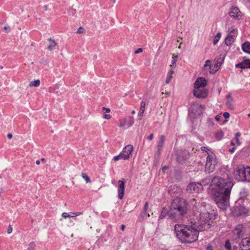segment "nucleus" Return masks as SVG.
I'll list each match as a JSON object with an SVG mask.
<instances>
[{"instance_id":"1","label":"nucleus","mask_w":250,"mask_h":250,"mask_svg":"<svg viewBox=\"0 0 250 250\" xmlns=\"http://www.w3.org/2000/svg\"><path fill=\"white\" fill-rule=\"evenodd\" d=\"M211 185L215 187L214 200L218 207L222 210H226L229 205L230 194L233 186L232 180L215 176L212 179Z\"/></svg>"},{"instance_id":"2","label":"nucleus","mask_w":250,"mask_h":250,"mask_svg":"<svg viewBox=\"0 0 250 250\" xmlns=\"http://www.w3.org/2000/svg\"><path fill=\"white\" fill-rule=\"evenodd\" d=\"M197 223L190 221L188 225L176 224L174 229L176 236L182 243H191L198 238L199 232L202 230L198 229Z\"/></svg>"},{"instance_id":"3","label":"nucleus","mask_w":250,"mask_h":250,"mask_svg":"<svg viewBox=\"0 0 250 250\" xmlns=\"http://www.w3.org/2000/svg\"><path fill=\"white\" fill-rule=\"evenodd\" d=\"M188 202L183 198L174 199L169 207L168 216L171 220L182 219L187 214Z\"/></svg>"},{"instance_id":"4","label":"nucleus","mask_w":250,"mask_h":250,"mask_svg":"<svg viewBox=\"0 0 250 250\" xmlns=\"http://www.w3.org/2000/svg\"><path fill=\"white\" fill-rule=\"evenodd\" d=\"M212 215L208 211H202L200 214V220L197 223L198 229L202 231L209 229L211 226L210 220Z\"/></svg>"},{"instance_id":"5","label":"nucleus","mask_w":250,"mask_h":250,"mask_svg":"<svg viewBox=\"0 0 250 250\" xmlns=\"http://www.w3.org/2000/svg\"><path fill=\"white\" fill-rule=\"evenodd\" d=\"M235 178L239 181L250 182V167H239L234 172Z\"/></svg>"},{"instance_id":"6","label":"nucleus","mask_w":250,"mask_h":250,"mask_svg":"<svg viewBox=\"0 0 250 250\" xmlns=\"http://www.w3.org/2000/svg\"><path fill=\"white\" fill-rule=\"evenodd\" d=\"M216 164L215 154L213 153H208L205 165V171L208 173L213 172L215 169Z\"/></svg>"},{"instance_id":"7","label":"nucleus","mask_w":250,"mask_h":250,"mask_svg":"<svg viewBox=\"0 0 250 250\" xmlns=\"http://www.w3.org/2000/svg\"><path fill=\"white\" fill-rule=\"evenodd\" d=\"M229 15L231 18L237 20L242 19L243 16V13L239 8L236 6H232L230 8Z\"/></svg>"},{"instance_id":"8","label":"nucleus","mask_w":250,"mask_h":250,"mask_svg":"<svg viewBox=\"0 0 250 250\" xmlns=\"http://www.w3.org/2000/svg\"><path fill=\"white\" fill-rule=\"evenodd\" d=\"M203 188L202 185L199 183H192L187 187V191L190 193H198Z\"/></svg>"},{"instance_id":"9","label":"nucleus","mask_w":250,"mask_h":250,"mask_svg":"<svg viewBox=\"0 0 250 250\" xmlns=\"http://www.w3.org/2000/svg\"><path fill=\"white\" fill-rule=\"evenodd\" d=\"M125 179H122L119 180L118 183V198L120 199H122L124 196L125 189Z\"/></svg>"},{"instance_id":"10","label":"nucleus","mask_w":250,"mask_h":250,"mask_svg":"<svg viewBox=\"0 0 250 250\" xmlns=\"http://www.w3.org/2000/svg\"><path fill=\"white\" fill-rule=\"evenodd\" d=\"M208 91L204 88H195L193 94L198 98H205L207 97Z\"/></svg>"},{"instance_id":"11","label":"nucleus","mask_w":250,"mask_h":250,"mask_svg":"<svg viewBox=\"0 0 250 250\" xmlns=\"http://www.w3.org/2000/svg\"><path fill=\"white\" fill-rule=\"evenodd\" d=\"M245 229L241 224L237 225L232 230V232L237 237H241L244 236Z\"/></svg>"},{"instance_id":"12","label":"nucleus","mask_w":250,"mask_h":250,"mask_svg":"<svg viewBox=\"0 0 250 250\" xmlns=\"http://www.w3.org/2000/svg\"><path fill=\"white\" fill-rule=\"evenodd\" d=\"M133 150V146L131 145H128L124 148L121 153H123L126 160H128L132 156Z\"/></svg>"},{"instance_id":"13","label":"nucleus","mask_w":250,"mask_h":250,"mask_svg":"<svg viewBox=\"0 0 250 250\" xmlns=\"http://www.w3.org/2000/svg\"><path fill=\"white\" fill-rule=\"evenodd\" d=\"M218 69L219 68H218V66H217L215 70L213 68V66L211 63L210 60H206L203 66V70L206 71V72H209L210 74L215 73Z\"/></svg>"},{"instance_id":"14","label":"nucleus","mask_w":250,"mask_h":250,"mask_svg":"<svg viewBox=\"0 0 250 250\" xmlns=\"http://www.w3.org/2000/svg\"><path fill=\"white\" fill-rule=\"evenodd\" d=\"M240 250H250V238H243L239 245Z\"/></svg>"},{"instance_id":"15","label":"nucleus","mask_w":250,"mask_h":250,"mask_svg":"<svg viewBox=\"0 0 250 250\" xmlns=\"http://www.w3.org/2000/svg\"><path fill=\"white\" fill-rule=\"evenodd\" d=\"M207 85L206 80L203 77L198 78L194 83V88H204Z\"/></svg>"},{"instance_id":"16","label":"nucleus","mask_w":250,"mask_h":250,"mask_svg":"<svg viewBox=\"0 0 250 250\" xmlns=\"http://www.w3.org/2000/svg\"><path fill=\"white\" fill-rule=\"evenodd\" d=\"M235 67L242 69L250 68V60L246 59L243 62L236 64Z\"/></svg>"},{"instance_id":"17","label":"nucleus","mask_w":250,"mask_h":250,"mask_svg":"<svg viewBox=\"0 0 250 250\" xmlns=\"http://www.w3.org/2000/svg\"><path fill=\"white\" fill-rule=\"evenodd\" d=\"M226 99V104L227 106L231 109H234V106L232 104V102L233 100L230 93H229L227 95Z\"/></svg>"},{"instance_id":"18","label":"nucleus","mask_w":250,"mask_h":250,"mask_svg":"<svg viewBox=\"0 0 250 250\" xmlns=\"http://www.w3.org/2000/svg\"><path fill=\"white\" fill-rule=\"evenodd\" d=\"M48 41L49 42V44L47 47V49L49 51H51L55 48L58 43L54 40L51 38L48 39Z\"/></svg>"},{"instance_id":"19","label":"nucleus","mask_w":250,"mask_h":250,"mask_svg":"<svg viewBox=\"0 0 250 250\" xmlns=\"http://www.w3.org/2000/svg\"><path fill=\"white\" fill-rule=\"evenodd\" d=\"M165 141V136L164 135H161L160 137L159 141L157 143L158 151L160 153L161 151V149L163 147Z\"/></svg>"},{"instance_id":"20","label":"nucleus","mask_w":250,"mask_h":250,"mask_svg":"<svg viewBox=\"0 0 250 250\" xmlns=\"http://www.w3.org/2000/svg\"><path fill=\"white\" fill-rule=\"evenodd\" d=\"M242 49L244 52L250 54V42H245L242 45Z\"/></svg>"},{"instance_id":"21","label":"nucleus","mask_w":250,"mask_h":250,"mask_svg":"<svg viewBox=\"0 0 250 250\" xmlns=\"http://www.w3.org/2000/svg\"><path fill=\"white\" fill-rule=\"evenodd\" d=\"M174 73L173 69L172 68H171L168 72H167L166 80V83L167 84H168L170 83L171 80L172 78V75Z\"/></svg>"},{"instance_id":"22","label":"nucleus","mask_w":250,"mask_h":250,"mask_svg":"<svg viewBox=\"0 0 250 250\" xmlns=\"http://www.w3.org/2000/svg\"><path fill=\"white\" fill-rule=\"evenodd\" d=\"M62 217L64 219H66L67 218H73L76 217V214L75 212H71L69 213L63 212L62 214Z\"/></svg>"},{"instance_id":"23","label":"nucleus","mask_w":250,"mask_h":250,"mask_svg":"<svg viewBox=\"0 0 250 250\" xmlns=\"http://www.w3.org/2000/svg\"><path fill=\"white\" fill-rule=\"evenodd\" d=\"M234 41V37L231 35H228L225 39V43L227 45H230Z\"/></svg>"},{"instance_id":"24","label":"nucleus","mask_w":250,"mask_h":250,"mask_svg":"<svg viewBox=\"0 0 250 250\" xmlns=\"http://www.w3.org/2000/svg\"><path fill=\"white\" fill-rule=\"evenodd\" d=\"M236 209H237L239 211V213L238 214L239 215H241L243 214H245L247 212V209L242 206L237 207H236Z\"/></svg>"},{"instance_id":"25","label":"nucleus","mask_w":250,"mask_h":250,"mask_svg":"<svg viewBox=\"0 0 250 250\" xmlns=\"http://www.w3.org/2000/svg\"><path fill=\"white\" fill-rule=\"evenodd\" d=\"M168 211L166 208H163L162 211L160 215L159 218L160 219L164 218L167 215L168 216Z\"/></svg>"},{"instance_id":"26","label":"nucleus","mask_w":250,"mask_h":250,"mask_svg":"<svg viewBox=\"0 0 250 250\" xmlns=\"http://www.w3.org/2000/svg\"><path fill=\"white\" fill-rule=\"evenodd\" d=\"M121 159L126 160L125 157V156L124 155L123 153H120L119 155L114 156L113 158V160L114 161H117Z\"/></svg>"},{"instance_id":"27","label":"nucleus","mask_w":250,"mask_h":250,"mask_svg":"<svg viewBox=\"0 0 250 250\" xmlns=\"http://www.w3.org/2000/svg\"><path fill=\"white\" fill-rule=\"evenodd\" d=\"M224 135V133L222 131H220L216 133L215 138L217 140H221Z\"/></svg>"},{"instance_id":"28","label":"nucleus","mask_w":250,"mask_h":250,"mask_svg":"<svg viewBox=\"0 0 250 250\" xmlns=\"http://www.w3.org/2000/svg\"><path fill=\"white\" fill-rule=\"evenodd\" d=\"M177 60H178V56H174L173 55V57L172 58L171 64L170 65V67L171 68H172V67L174 68L176 66V62L177 61Z\"/></svg>"},{"instance_id":"29","label":"nucleus","mask_w":250,"mask_h":250,"mask_svg":"<svg viewBox=\"0 0 250 250\" xmlns=\"http://www.w3.org/2000/svg\"><path fill=\"white\" fill-rule=\"evenodd\" d=\"M40 84V81L39 80H35L34 81H32L30 83L29 85V86H34L37 87L39 86Z\"/></svg>"},{"instance_id":"30","label":"nucleus","mask_w":250,"mask_h":250,"mask_svg":"<svg viewBox=\"0 0 250 250\" xmlns=\"http://www.w3.org/2000/svg\"><path fill=\"white\" fill-rule=\"evenodd\" d=\"M229 35H232V37H235L236 34L237 30L236 29L234 28L233 27H231L229 28Z\"/></svg>"},{"instance_id":"31","label":"nucleus","mask_w":250,"mask_h":250,"mask_svg":"<svg viewBox=\"0 0 250 250\" xmlns=\"http://www.w3.org/2000/svg\"><path fill=\"white\" fill-rule=\"evenodd\" d=\"M221 36V33L220 32L218 33L217 35L215 36L213 40V44L214 45L218 43V41L220 39Z\"/></svg>"},{"instance_id":"32","label":"nucleus","mask_w":250,"mask_h":250,"mask_svg":"<svg viewBox=\"0 0 250 250\" xmlns=\"http://www.w3.org/2000/svg\"><path fill=\"white\" fill-rule=\"evenodd\" d=\"M82 177L85 180L86 183H90L91 180L89 178V177L86 174L84 173H83L82 174Z\"/></svg>"},{"instance_id":"33","label":"nucleus","mask_w":250,"mask_h":250,"mask_svg":"<svg viewBox=\"0 0 250 250\" xmlns=\"http://www.w3.org/2000/svg\"><path fill=\"white\" fill-rule=\"evenodd\" d=\"M126 123H127L126 119H123L122 120H120V124L119 125V126L120 127H124Z\"/></svg>"},{"instance_id":"34","label":"nucleus","mask_w":250,"mask_h":250,"mask_svg":"<svg viewBox=\"0 0 250 250\" xmlns=\"http://www.w3.org/2000/svg\"><path fill=\"white\" fill-rule=\"evenodd\" d=\"M36 246V244L35 242H31L29 243L28 245V250H34L35 247Z\"/></svg>"},{"instance_id":"35","label":"nucleus","mask_w":250,"mask_h":250,"mask_svg":"<svg viewBox=\"0 0 250 250\" xmlns=\"http://www.w3.org/2000/svg\"><path fill=\"white\" fill-rule=\"evenodd\" d=\"M225 247L228 250H231V245L229 242V240H228L227 241H226L225 244Z\"/></svg>"},{"instance_id":"36","label":"nucleus","mask_w":250,"mask_h":250,"mask_svg":"<svg viewBox=\"0 0 250 250\" xmlns=\"http://www.w3.org/2000/svg\"><path fill=\"white\" fill-rule=\"evenodd\" d=\"M146 107V103L145 102L142 101L141 103V106L140 108V111H145Z\"/></svg>"},{"instance_id":"37","label":"nucleus","mask_w":250,"mask_h":250,"mask_svg":"<svg viewBox=\"0 0 250 250\" xmlns=\"http://www.w3.org/2000/svg\"><path fill=\"white\" fill-rule=\"evenodd\" d=\"M84 32V29L82 27H80L78 30L77 31L76 33L78 34H82Z\"/></svg>"},{"instance_id":"38","label":"nucleus","mask_w":250,"mask_h":250,"mask_svg":"<svg viewBox=\"0 0 250 250\" xmlns=\"http://www.w3.org/2000/svg\"><path fill=\"white\" fill-rule=\"evenodd\" d=\"M201 150H202V151H204L207 152L208 154V153H212L211 152H208V151H209V149H208V147H205V146H202V147H201Z\"/></svg>"},{"instance_id":"39","label":"nucleus","mask_w":250,"mask_h":250,"mask_svg":"<svg viewBox=\"0 0 250 250\" xmlns=\"http://www.w3.org/2000/svg\"><path fill=\"white\" fill-rule=\"evenodd\" d=\"M144 111H139V112L138 113V116L139 117L138 119L139 120H141L142 119V117L143 116L144 114Z\"/></svg>"},{"instance_id":"40","label":"nucleus","mask_w":250,"mask_h":250,"mask_svg":"<svg viewBox=\"0 0 250 250\" xmlns=\"http://www.w3.org/2000/svg\"><path fill=\"white\" fill-rule=\"evenodd\" d=\"M128 118H129V122H130V124H129V126H130L132 125V124L134 123V119H133V117H131V116H129Z\"/></svg>"},{"instance_id":"41","label":"nucleus","mask_w":250,"mask_h":250,"mask_svg":"<svg viewBox=\"0 0 250 250\" xmlns=\"http://www.w3.org/2000/svg\"><path fill=\"white\" fill-rule=\"evenodd\" d=\"M233 141H235L236 142V143L237 145H240V144H241V142H240L239 140V138L238 137H236L235 136L234 139L233 140Z\"/></svg>"},{"instance_id":"42","label":"nucleus","mask_w":250,"mask_h":250,"mask_svg":"<svg viewBox=\"0 0 250 250\" xmlns=\"http://www.w3.org/2000/svg\"><path fill=\"white\" fill-rule=\"evenodd\" d=\"M148 207V203L146 202L145 204L143 209L145 210V212L146 211Z\"/></svg>"},{"instance_id":"43","label":"nucleus","mask_w":250,"mask_h":250,"mask_svg":"<svg viewBox=\"0 0 250 250\" xmlns=\"http://www.w3.org/2000/svg\"><path fill=\"white\" fill-rule=\"evenodd\" d=\"M223 116L225 119H228L229 117V113L228 112H225L223 113Z\"/></svg>"},{"instance_id":"44","label":"nucleus","mask_w":250,"mask_h":250,"mask_svg":"<svg viewBox=\"0 0 250 250\" xmlns=\"http://www.w3.org/2000/svg\"><path fill=\"white\" fill-rule=\"evenodd\" d=\"M104 118L105 119H110L111 118V115L110 114H104Z\"/></svg>"},{"instance_id":"45","label":"nucleus","mask_w":250,"mask_h":250,"mask_svg":"<svg viewBox=\"0 0 250 250\" xmlns=\"http://www.w3.org/2000/svg\"><path fill=\"white\" fill-rule=\"evenodd\" d=\"M12 230L13 229L12 226L11 225H9L7 229V233L8 234L11 233L12 232Z\"/></svg>"},{"instance_id":"46","label":"nucleus","mask_w":250,"mask_h":250,"mask_svg":"<svg viewBox=\"0 0 250 250\" xmlns=\"http://www.w3.org/2000/svg\"><path fill=\"white\" fill-rule=\"evenodd\" d=\"M3 29L6 33L9 32L10 31V28L9 26H4Z\"/></svg>"},{"instance_id":"47","label":"nucleus","mask_w":250,"mask_h":250,"mask_svg":"<svg viewBox=\"0 0 250 250\" xmlns=\"http://www.w3.org/2000/svg\"><path fill=\"white\" fill-rule=\"evenodd\" d=\"M103 110L105 111L106 113H109L110 112V109L109 108L103 107L102 108Z\"/></svg>"},{"instance_id":"48","label":"nucleus","mask_w":250,"mask_h":250,"mask_svg":"<svg viewBox=\"0 0 250 250\" xmlns=\"http://www.w3.org/2000/svg\"><path fill=\"white\" fill-rule=\"evenodd\" d=\"M143 52V49L141 48H139L138 49H137L135 51V54H138V53H141Z\"/></svg>"},{"instance_id":"49","label":"nucleus","mask_w":250,"mask_h":250,"mask_svg":"<svg viewBox=\"0 0 250 250\" xmlns=\"http://www.w3.org/2000/svg\"><path fill=\"white\" fill-rule=\"evenodd\" d=\"M153 138V133H151L148 136H147V139L148 140H152Z\"/></svg>"},{"instance_id":"50","label":"nucleus","mask_w":250,"mask_h":250,"mask_svg":"<svg viewBox=\"0 0 250 250\" xmlns=\"http://www.w3.org/2000/svg\"><path fill=\"white\" fill-rule=\"evenodd\" d=\"M221 118V116L220 115H217L215 116V119L216 121H220V119Z\"/></svg>"},{"instance_id":"51","label":"nucleus","mask_w":250,"mask_h":250,"mask_svg":"<svg viewBox=\"0 0 250 250\" xmlns=\"http://www.w3.org/2000/svg\"><path fill=\"white\" fill-rule=\"evenodd\" d=\"M167 169H168V167L165 166L164 167H163L162 170L163 171V172H165Z\"/></svg>"},{"instance_id":"52","label":"nucleus","mask_w":250,"mask_h":250,"mask_svg":"<svg viewBox=\"0 0 250 250\" xmlns=\"http://www.w3.org/2000/svg\"><path fill=\"white\" fill-rule=\"evenodd\" d=\"M206 250H212V246L210 245L208 246L206 248Z\"/></svg>"},{"instance_id":"53","label":"nucleus","mask_w":250,"mask_h":250,"mask_svg":"<svg viewBox=\"0 0 250 250\" xmlns=\"http://www.w3.org/2000/svg\"><path fill=\"white\" fill-rule=\"evenodd\" d=\"M13 137V135L11 133H9L7 135V137L9 139H11Z\"/></svg>"},{"instance_id":"54","label":"nucleus","mask_w":250,"mask_h":250,"mask_svg":"<svg viewBox=\"0 0 250 250\" xmlns=\"http://www.w3.org/2000/svg\"><path fill=\"white\" fill-rule=\"evenodd\" d=\"M75 214H76V216H77L82 214L83 213L82 212H75Z\"/></svg>"},{"instance_id":"55","label":"nucleus","mask_w":250,"mask_h":250,"mask_svg":"<svg viewBox=\"0 0 250 250\" xmlns=\"http://www.w3.org/2000/svg\"><path fill=\"white\" fill-rule=\"evenodd\" d=\"M241 136V133L240 132H237L236 133L235 136L239 138Z\"/></svg>"},{"instance_id":"56","label":"nucleus","mask_w":250,"mask_h":250,"mask_svg":"<svg viewBox=\"0 0 250 250\" xmlns=\"http://www.w3.org/2000/svg\"><path fill=\"white\" fill-rule=\"evenodd\" d=\"M125 225H122L121 226V229H122L123 231V230H124V229H125Z\"/></svg>"},{"instance_id":"57","label":"nucleus","mask_w":250,"mask_h":250,"mask_svg":"<svg viewBox=\"0 0 250 250\" xmlns=\"http://www.w3.org/2000/svg\"><path fill=\"white\" fill-rule=\"evenodd\" d=\"M234 150H235V148H234V147H233V148H232L231 149H230L229 150V151L230 152L232 153V152H233L234 151Z\"/></svg>"},{"instance_id":"58","label":"nucleus","mask_w":250,"mask_h":250,"mask_svg":"<svg viewBox=\"0 0 250 250\" xmlns=\"http://www.w3.org/2000/svg\"><path fill=\"white\" fill-rule=\"evenodd\" d=\"M146 211L145 212V210L143 209V212H142L141 214H142V215L143 216H144V215H145L146 214Z\"/></svg>"},{"instance_id":"59","label":"nucleus","mask_w":250,"mask_h":250,"mask_svg":"<svg viewBox=\"0 0 250 250\" xmlns=\"http://www.w3.org/2000/svg\"><path fill=\"white\" fill-rule=\"evenodd\" d=\"M36 164L38 165H39L40 164V161L39 160H37L36 161Z\"/></svg>"},{"instance_id":"60","label":"nucleus","mask_w":250,"mask_h":250,"mask_svg":"<svg viewBox=\"0 0 250 250\" xmlns=\"http://www.w3.org/2000/svg\"><path fill=\"white\" fill-rule=\"evenodd\" d=\"M234 145H235V144H234V141H233V140H232V141L231 142V143H230V145H231V146H234Z\"/></svg>"},{"instance_id":"61","label":"nucleus","mask_w":250,"mask_h":250,"mask_svg":"<svg viewBox=\"0 0 250 250\" xmlns=\"http://www.w3.org/2000/svg\"><path fill=\"white\" fill-rule=\"evenodd\" d=\"M223 62V60H222L221 61H219L218 63L221 65Z\"/></svg>"},{"instance_id":"62","label":"nucleus","mask_w":250,"mask_h":250,"mask_svg":"<svg viewBox=\"0 0 250 250\" xmlns=\"http://www.w3.org/2000/svg\"><path fill=\"white\" fill-rule=\"evenodd\" d=\"M41 161L45 162V159L44 158H42L41 159Z\"/></svg>"},{"instance_id":"63","label":"nucleus","mask_w":250,"mask_h":250,"mask_svg":"<svg viewBox=\"0 0 250 250\" xmlns=\"http://www.w3.org/2000/svg\"><path fill=\"white\" fill-rule=\"evenodd\" d=\"M44 10H47V7H46V6H44Z\"/></svg>"},{"instance_id":"64","label":"nucleus","mask_w":250,"mask_h":250,"mask_svg":"<svg viewBox=\"0 0 250 250\" xmlns=\"http://www.w3.org/2000/svg\"><path fill=\"white\" fill-rule=\"evenodd\" d=\"M135 110H132V114H135Z\"/></svg>"}]
</instances>
